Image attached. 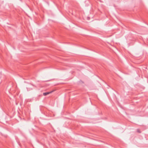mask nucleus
Instances as JSON below:
<instances>
[{
	"label": "nucleus",
	"instance_id": "nucleus-1",
	"mask_svg": "<svg viewBox=\"0 0 148 148\" xmlns=\"http://www.w3.org/2000/svg\"><path fill=\"white\" fill-rule=\"evenodd\" d=\"M53 91H51V92H44L43 93V95H44V96H46L49 94H50Z\"/></svg>",
	"mask_w": 148,
	"mask_h": 148
},
{
	"label": "nucleus",
	"instance_id": "nucleus-2",
	"mask_svg": "<svg viewBox=\"0 0 148 148\" xmlns=\"http://www.w3.org/2000/svg\"><path fill=\"white\" fill-rule=\"evenodd\" d=\"M137 131L139 133H140L141 132L140 131L139 129H137Z\"/></svg>",
	"mask_w": 148,
	"mask_h": 148
}]
</instances>
